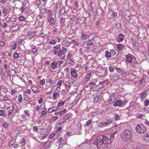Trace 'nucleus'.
<instances>
[{
    "mask_svg": "<svg viewBox=\"0 0 149 149\" xmlns=\"http://www.w3.org/2000/svg\"><path fill=\"white\" fill-rule=\"evenodd\" d=\"M111 141L110 138L109 139L108 137L103 135H100L97 138L96 144L95 142V144L98 147V145H107L109 144Z\"/></svg>",
    "mask_w": 149,
    "mask_h": 149,
    "instance_id": "1",
    "label": "nucleus"
},
{
    "mask_svg": "<svg viewBox=\"0 0 149 149\" xmlns=\"http://www.w3.org/2000/svg\"><path fill=\"white\" fill-rule=\"evenodd\" d=\"M133 136L132 131L129 130H125L122 132L121 137L125 142L128 141L132 140Z\"/></svg>",
    "mask_w": 149,
    "mask_h": 149,
    "instance_id": "2",
    "label": "nucleus"
},
{
    "mask_svg": "<svg viewBox=\"0 0 149 149\" xmlns=\"http://www.w3.org/2000/svg\"><path fill=\"white\" fill-rule=\"evenodd\" d=\"M136 130L137 132L139 134H143L146 131L145 127L141 124H139L137 125Z\"/></svg>",
    "mask_w": 149,
    "mask_h": 149,
    "instance_id": "3",
    "label": "nucleus"
},
{
    "mask_svg": "<svg viewBox=\"0 0 149 149\" xmlns=\"http://www.w3.org/2000/svg\"><path fill=\"white\" fill-rule=\"evenodd\" d=\"M36 31H29L28 32V34L26 36V39H30L32 37L35 36L36 35Z\"/></svg>",
    "mask_w": 149,
    "mask_h": 149,
    "instance_id": "4",
    "label": "nucleus"
},
{
    "mask_svg": "<svg viewBox=\"0 0 149 149\" xmlns=\"http://www.w3.org/2000/svg\"><path fill=\"white\" fill-rule=\"evenodd\" d=\"M123 15L126 19L128 20L130 19L131 15L130 12L129 10H127L124 13Z\"/></svg>",
    "mask_w": 149,
    "mask_h": 149,
    "instance_id": "5",
    "label": "nucleus"
},
{
    "mask_svg": "<svg viewBox=\"0 0 149 149\" xmlns=\"http://www.w3.org/2000/svg\"><path fill=\"white\" fill-rule=\"evenodd\" d=\"M70 72L71 76H72L74 79H75L77 77V72L74 70L71 69Z\"/></svg>",
    "mask_w": 149,
    "mask_h": 149,
    "instance_id": "6",
    "label": "nucleus"
},
{
    "mask_svg": "<svg viewBox=\"0 0 149 149\" xmlns=\"http://www.w3.org/2000/svg\"><path fill=\"white\" fill-rule=\"evenodd\" d=\"M123 104V102L120 100H117L115 103H114L113 105L114 106H120Z\"/></svg>",
    "mask_w": 149,
    "mask_h": 149,
    "instance_id": "7",
    "label": "nucleus"
},
{
    "mask_svg": "<svg viewBox=\"0 0 149 149\" xmlns=\"http://www.w3.org/2000/svg\"><path fill=\"white\" fill-rule=\"evenodd\" d=\"M60 62V61H58L57 62H53L51 64V66L52 68L53 69H55L57 68V64L58 63Z\"/></svg>",
    "mask_w": 149,
    "mask_h": 149,
    "instance_id": "8",
    "label": "nucleus"
},
{
    "mask_svg": "<svg viewBox=\"0 0 149 149\" xmlns=\"http://www.w3.org/2000/svg\"><path fill=\"white\" fill-rule=\"evenodd\" d=\"M96 35L95 33H92L89 36L88 39L89 41L93 40L96 37Z\"/></svg>",
    "mask_w": 149,
    "mask_h": 149,
    "instance_id": "9",
    "label": "nucleus"
},
{
    "mask_svg": "<svg viewBox=\"0 0 149 149\" xmlns=\"http://www.w3.org/2000/svg\"><path fill=\"white\" fill-rule=\"evenodd\" d=\"M124 35L122 34H120L119 36L118 41L122 42V41L124 38Z\"/></svg>",
    "mask_w": 149,
    "mask_h": 149,
    "instance_id": "10",
    "label": "nucleus"
},
{
    "mask_svg": "<svg viewBox=\"0 0 149 149\" xmlns=\"http://www.w3.org/2000/svg\"><path fill=\"white\" fill-rule=\"evenodd\" d=\"M59 95V93L57 92H55L53 93V98L54 100H55L56 99V97H58Z\"/></svg>",
    "mask_w": 149,
    "mask_h": 149,
    "instance_id": "11",
    "label": "nucleus"
},
{
    "mask_svg": "<svg viewBox=\"0 0 149 149\" xmlns=\"http://www.w3.org/2000/svg\"><path fill=\"white\" fill-rule=\"evenodd\" d=\"M48 22L50 24L53 25L54 24V19L53 18H50L48 19Z\"/></svg>",
    "mask_w": 149,
    "mask_h": 149,
    "instance_id": "12",
    "label": "nucleus"
},
{
    "mask_svg": "<svg viewBox=\"0 0 149 149\" xmlns=\"http://www.w3.org/2000/svg\"><path fill=\"white\" fill-rule=\"evenodd\" d=\"M105 56L107 58H109L111 57V54L108 51H106L105 52Z\"/></svg>",
    "mask_w": 149,
    "mask_h": 149,
    "instance_id": "13",
    "label": "nucleus"
},
{
    "mask_svg": "<svg viewBox=\"0 0 149 149\" xmlns=\"http://www.w3.org/2000/svg\"><path fill=\"white\" fill-rule=\"evenodd\" d=\"M70 39V38L67 37L66 38L65 40L68 43H71L72 42L74 43H75L76 42L75 40H73L72 39H71L70 40H68V39Z\"/></svg>",
    "mask_w": 149,
    "mask_h": 149,
    "instance_id": "14",
    "label": "nucleus"
},
{
    "mask_svg": "<svg viewBox=\"0 0 149 149\" xmlns=\"http://www.w3.org/2000/svg\"><path fill=\"white\" fill-rule=\"evenodd\" d=\"M58 117L54 116L49 120V122L50 123L56 120H57L58 119Z\"/></svg>",
    "mask_w": 149,
    "mask_h": 149,
    "instance_id": "15",
    "label": "nucleus"
},
{
    "mask_svg": "<svg viewBox=\"0 0 149 149\" xmlns=\"http://www.w3.org/2000/svg\"><path fill=\"white\" fill-rule=\"evenodd\" d=\"M10 25L12 24L13 22H15L16 21V18H10Z\"/></svg>",
    "mask_w": 149,
    "mask_h": 149,
    "instance_id": "16",
    "label": "nucleus"
},
{
    "mask_svg": "<svg viewBox=\"0 0 149 149\" xmlns=\"http://www.w3.org/2000/svg\"><path fill=\"white\" fill-rule=\"evenodd\" d=\"M10 18L8 17L4 18L3 21V22H5L8 23L9 25H10Z\"/></svg>",
    "mask_w": 149,
    "mask_h": 149,
    "instance_id": "17",
    "label": "nucleus"
},
{
    "mask_svg": "<svg viewBox=\"0 0 149 149\" xmlns=\"http://www.w3.org/2000/svg\"><path fill=\"white\" fill-rule=\"evenodd\" d=\"M141 100H143L146 96V93L145 92H143L141 93Z\"/></svg>",
    "mask_w": 149,
    "mask_h": 149,
    "instance_id": "18",
    "label": "nucleus"
},
{
    "mask_svg": "<svg viewBox=\"0 0 149 149\" xmlns=\"http://www.w3.org/2000/svg\"><path fill=\"white\" fill-rule=\"evenodd\" d=\"M12 29L13 31H15L19 29V27L18 26H17L16 24L15 26H13L12 27Z\"/></svg>",
    "mask_w": 149,
    "mask_h": 149,
    "instance_id": "19",
    "label": "nucleus"
},
{
    "mask_svg": "<svg viewBox=\"0 0 149 149\" xmlns=\"http://www.w3.org/2000/svg\"><path fill=\"white\" fill-rule=\"evenodd\" d=\"M144 139L146 141L149 142V133H147L146 135L144 136Z\"/></svg>",
    "mask_w": 149,
    "mask_h": 149,
    "instance_id": "20",
    "label": "nucleus"
},
{
    "mask_svg": "<svg viewBox=\"0 0 149 149\" xmlns=\"http://www.w3.org/2000/svg\"><path fill=\"white\" fill-rule=\"evenodd\" d=\"M31 90L33 92H35L37 91V88L36 86H32L31 87Z\"/></svg>",
    "mask_w": 149,
    "mask_h": 149,
    "instance_id": "21",
    "label": "nucleus"
},
{
    "mask_svg": "<svg viewBox=\"0 0 149 149\" xmlns=\"http://www.w3.org/2000/svg\"><path fill=\"white\" fill-rule=\"evenodd\" d=\"M121 24L120 23H117L115 24V28L116 29H118L120 28Z\"/></svg>",
    "mask_w": 149,
    "mask_h": 149,
    "instance_id": "22",
    "label": "nucleus"
},
{
    "mask_svg": "<svg viewBox=\"0 0 149 149\" xmlns=\"http://www.w3.org/2000/svg\"><path fill=\"white\" fill-rule=\"evenodd\" d=\"M24 93L25 94L30 95L31 93V91L29 89H27L26 91H24Z\"/></svg>",
    "mask_w": 149,
    "mask_h": 149,
    "instance_id": "23",
    "label": "nucleus"
},
{
    "mask_svg": "<svg viewBox=\"0 0 149 149\" xmlns=\"http://www.w3.org/2000/svg\"><path fill=\"white\" fill-rule=\"evenodd\" d=\"M117 48L119 51H121L123 49V46L120 44H118L117 45Z\"/></svg>",
    "mask_w": 149,
    "mask_h": 149,
    "instance_id": "24",
    "label": "nucleus"
},
{
    "mask_svg": "<svg viewBox=\"0 0 149 149\" xmlns=\"http://www.w3.org/2000/svg\"><path fill=\"white\" fill-rule=\"evenodd\" d=\"M132 58L130 56H127L126 57V60L127 61L130 63L132 61Z\"/></svg>",
    "mask_w": 149,
    "mask_h": 149,
    "instance_id": "25",
    "label": "nucleus"
},
{
    "mask_svg": "<svg viewBox=\"0 0 149 149\" xmlns=\"http://www.w3.org/2000/svg\"><path fill=\"white\" fill-rule=\"evenodd\" d=\"M114 97H112L111 96V97L110 98L109 100V103H110V104L114 102Z\"/></svg>",
    "mask_w": 149,
    "mask_h": 149,
    "instance_id": "26",
    "label": "nucleus"
},
{
    "mask_svg": "<svg viewBox=\"0 0 149 149\" xmlns=\"http://www.w3.org/2000/svg\"><path fill=\"white\" fill-rule=\"evenodd\" d=\"M3 13L4 14H6L8 13V9H6V8H3Z\"/></svg>",
    "mask_w": 149,
    "mask_h": 149,
    "instance_id": "27",
    "label": "nucleus"
},
{
    "mask_svg": "<svg viewBox=\"0 0 149 149\" xmlns=\"http://www.w3.org/2000/svg\"><path fill=\"white\" fill-rule=\"evenodd\" d=\"M9 25L8 23H6V22H3L2 25V27L4 28L6 26H9Z\"/></svg>",
    "mask_w": 149,
    "mask_h": 149,
    "instance_id": "28",
    "label": "nucleus"
},
{
    "mask_svg": "<svg viewBox=\"0 0 149 149\" xmlns=\"http://www.w3.org/2000/svg\"><path fill=\"white\" fill-rule=\"evenodd\" d=\"M62 51L61 50H60L58 52V54H57V55L58 56H62L63 55H64V54L62 52Z\"/></svg>",
    "mask_w": 149,
    "mask_h": 149,
    "instance_id": "29",
    "label": "nucleus"
},
{
    "mask_svg": "<svg viewBox=\"0 0 149 149\" xmlns=\"http://www.w3.org/2000/svg\"><path fill=\"white\" fill-rule=\"evenodd\" d=\"M5 112H6V111L5 110H0V116H3L4 115Z\"/></svg>",
    "mask_w": 149,
    "mask_h": 149,
    "instance_id": "30",
    "label": "nucleus"
},
{
    "mask_svg": "<svg viewBox=\"0 0 149 149\" xmlns=\"http://www.w3.org/2000/svg\"><path fill=\"white\" fill-rule=\"evenodd\" d=\"M18 101L19 102H22V96L21 95H19L18 96Z\"/></svg>",
    "mask_w": 149,
    "mask_h": 149,
    "instance_id": "31",
    "label": "nucleus"
},
{
    "mask_svg": "<svg viewBox=\"0 0 149 149\" xmlns=\"http://www.w3.org/2000/svg\"><path fill=\"white\" fill-rule=\"evenodd\" d=\"M66 111V109H64L63 110L59 112L60 115L61 116L62 114H63L65 113Z\"/></svg>",
    "mask_w": 149,
    "mask_h": 149,
    "instance_id": "32",
    "label": "nucleus"
},
{
    "mask_svg": "<svg viewBox=\"0 0 149 149\" xmlns=\"http://www.w3.org/2000/svg\"><path fill=\"white\" fill-rule=\"evenodd\" d=\"M56 43V40H52L50 42L49 44L52 45H55Z\"/></svg>",
    "mask_w": 149,
    "mask_h": 149,
    "instance_id": "33",
    "label": "nucleus"
},
{
    "mask_svg": "<svg viewBox=\"0 0 149 149\" xmlns=\"http://www.w3.org/2000/svg\"><path fill=\"white\" fill-rule=\"evenodd\" d=\"M72 57V54L70 53L67 56V58L68 60H71V59Z\"/></svg>",
    "mask_w": 149,
    "mask_h": 149,
    "instance_id": "34",
    "label": "nucleus"
},
{
    "mask_svg": "<svg viewBox=\"0 0 149 149\" xmlns=\"http://www.w3.org/2000/svg\"><path fill=\"white\" fill-rule=\"evenodd\" d=\"M28 3V0H24L22 4L23 6H25L27 5Z\"/></svg>",
    "mask_w": 149,
    "mask_h": 149,
    "instance_id": "35",
    "label": "nucleus"
},
{
    "mask_svg": "<svg viewBox=\"0 0 149 149\" xmlns=\"http://www.w3.org/2000/svg\"><path fill=\"white\" fill-rule=\"evenodd\" d=\"M46 9L45 8H43L41 10L40 12L42 14L45 13L46 11Z\"/></svg>",
    "mask_w": 149,
    "mask_h": 149,
    "instance_id": "36",
    "label": "nucleus"
},
{
    "mask_svg": "<svg viewBox=\"0 0 149 149\" xmlns=\"http://www.w3.org/2000/svg\"><path fill=\"white\" fill-rule=\"evenodd\" d=\"M92 123V121L91 120H89L87 121L86 123V125L87 126H89Z\"/></svg>",
    "mask_w": 149,
    "mask_h": 149,
    "instance_id": "37",
    "label": "nucleus"
},
{
    "mask_svg": "<svg viewBox=\"0 0 149 149\" xmlns=\"http://www.w3.org/2000/svg\"><path fill=\"white\" fill-rule=\"evenodd\" d=\"M113 78L115 80L117 81L119 79V77L118 75H116L115 76H113Z\"/></svg>",
    "mask_w": 149,
    "mask_h": 149,
    "instance_id": "38",
    "label": "nucleus"
},
{
    "mask_svg": "<svg viewBox=\"0 0 149 149\" xmlns=\"http://www.w3.org/2000/svg\"><path fill=\"white\" fill-rule=\"evenodd\" d=\"M96 85V84L94 82H89L88 85L89 86H90L91 85V86H95Z\"/></svg>",
    "mask_w": 149,
    "mask_h": 149,
    "instance_id": "39",
    "label": "nucleus"
},
{
    "mask_svg": "<svg viewBox=\"0 0 149 149\" xmlns=\"http://www.w3.org/2000/svg\"><path fill=\"white\" fill-rule=\"evenodd\" d=\"M69 117V116L68 114L66 115L63 118V119L65 120H68Z\"/></svg>",
    "mask_w": 149,
    "mask_h": 149,
    "instance_id": "40",
    "label": "nucleus"
},
{
    "mask_svg": "<svg viewBox=\"0 0 149 149\" xmlns=\"http://www.w3.org/2000/svg\"><path fill=\"white\" fill-rule=\"evenodd\" d=\"M13 56L14 58H17L19 56V55L17 53H15L13 54Z\"/></svg>",
    "mask_w": 149,
    "mask_h": 149,
    "instance_id": "41",
    "label": "nucleus"
},
{
    "mask_svg": "<svg viewBox=\"0 0 149 149\" xmlns=\"http://www.w3.org/2000/svg\"><path fill=\"white\" fill-rule=\"evenodd\" d=\"M40 84L42 85H43L45 84V80L44 79H43L41 80L40 82Z\"/></svg>",
    "mask_w": 149,
    "mask_h": 149,
    "instance_id": "42",
    "label": "nucleus"
},
{
    "mask_svg": "<svg viewBox=\"0 0 149 149\" xmlns=\"http://www.w3.org/2000/svg\"><path fill=\"white\" fill-rule=\"evenodd\" d=\"M144 82V79H141L139 81V83L140 85H142Z\"/></svg>",
    "mask_w": 149,
    "mask_h": 149,
    "instance_id": "43",
    "label": "nucleus"
},
{
    "mask_svg": "<svg viewBox=\"0 0 149 149\" xmlns=\"http://www.w3.org/2000/svg\"><path fill=\"white\" fill-rule=\"evenodd\" d=\"M9 67V66H7V65H6V64H5L4 65V67L5 69V70L6 72H7V71H8V67Z\"/></svg>",
    "mask_w": 149,
    "mask_h": 149,
    "instance_id": "44",
    "label": "nucleus"
},
{
    "mask_svg": "<svg viewBox=\"0 0 149 149\" xmlns=\"http://www.w3.org/2000/svg\"><path fill=\"white\" fill-rule=\"evenodd\" d=\"M55 135V134L54 133H52L50 134L49 136V138L50 139H52Z\"/></svg>",
    "mask_w": 149,
    "mask_h": 149,
    "instance_id": "45",
    "label": "nucleus"
},
{
    "mask_svg": "<svg viewBox=\"0 0 149 149\" xmlns=\"http://www.w3.org/2000/svg\"><path fill=\"white\" fill-rule=\"evenodd\" d=\"M87 37L88 36L87 35H84L81 36V38L82 40H84L86 39Z\"/></svg>",
    "mask_w": 149,
    "mask_h": 149,
    "instance_id": "46",
    "label": "nucleus"
},
{
    "mask_svg": "<svg viewBox=\"0 0 149 149\" xmlns=\"http://www.w3.org/2000/svg\"><path fill=\"white\" fill-rule=\"evenodd\" d=\"M116 116L115 117V119L116 120H118L120 119V117L117 114H115Z\"/></svg>",
    "mask_w": 149,
    "mask_h": 149,
    "instance_id": "47",
    "label": "nucleus"
},
{
    "mask_svg": "<svg viewBox=\"0 0 149 149\" xmlns=\"http://www.w3.org/2000/svg\"><path fill=\"white\" fill-rule=\"evenodd\" d=\"M110 53L113 55H115L116 54V52L113 49H112L111 50Z\"/></svg>",
    "mask_w": 149,
    "mask_h": 149,
    "instance_id": "48",
    "label": "nucleus"
},
{
    "mask_svg": "<svg viewBox=\"0 0 149 149\" xmlns=\"http://www.w3.org/2000/svg\"><path fill=\"white\" fill-rule=\"evenodd\" d=\"M145 105L146 106H147L149 104V100H146L145 101Z\"/></svg>",
    "mask_w": 149,
    "mask_h": 149,
    "instance_id": "49",
    "label": "nucleus"
},
{
    "mask_svg": "<svg viewBox=\"0 0 149 149\" xmlns=\"http://www.w3.org/2000/svg\"><path fill=\"white\" fill-rule=\"evenodd\" d=\"M24 19V18L23 16H20L19 18V20L21 21H23Z\"/></svg>",
    "mask_w": 149,
    "mask_h": 149,
    "instance_id": "50",
    "label": "nucleus"
},
{
    "mask_svg": "<svg viewBox=\"0 0 149 149\" xmlns=\"http://www.w3.org/2000/svg\"><path fill=\"white\" fill-rule=\"evenodd\" d=\"M17 44L16 43H15L12 46V47L13 49L15 50L16 49L17 47Z\"/></svg>",
    "mask_w": 149,
    "mask_h": 149,
    "instance_id": "51",
    "label": "nucleus"
},
{
    "mask_svg": "<svg viewBox=\"0 0 149 149\" xmlns=\"http://www.w3.org/2000/svg\"><path fill=\"white\" fill-rule=\"evenodd\" d=\"M56 109H53L51 110V109H48V112H49V113H51V112H52L53 111H56Z\"/></svg>",
    "mask_w": 149,
    "mask_h": 149,
    "instance_id": "52",
    "label": "nucleus"
},
{
    "mask_svg": "<svg viewBox=\"0 0 149 149\" xmlns=\"http://www.w3.org/2000/svg\"><path fill=\"white\" fill-rule=\"evenodd\" d=\"M62 53H64V54L66 52L67 50L64 47H63L62 48V50H61Z\"/></svg>",
    "mask_w": 149,
    "mask_h": 149,
    "instance_id": "53",
    "label": "nucleus"
},
{
    "mask_svg": "<svg viewBox=\"0 0 149 149\" xmlns=\"http://www.w3.org/2000/svg\"><path fill=\"white\" fill-rule=\"evenodd\" d=\"M33 130L35 132H37L38 131V128L36 126L33 127Z\"/></svg>",
    "mask_w": 149,
    "mask_h": 149,
    "instance_id": "54",
    "label": "nucleus"
},
{
    "mask_svg": "<svg viewBox=\"0 0 149 149\" xmlns=\"http://www.w3.org/2000/svg\"><path fill=\"white\" fill-rule=\"evenodd\" d=\"M109 70L110 72H113L114 71L113 68L111 66L109 67Z\"/></svg>",
    "mask_w": 149,
    "mask_h": 149,
    "instance_id": "55",
    "label": "nucleus"
},
{
    "mask_svg": "<svg viewBox=\"0 0 149 149\" xmlns=\"http://www.w3.org/2000/svg\"><path fill=\"white\" fill-rule=\"evenodd\" d=\"M116 69L118 72L120 73L121 72H122V71L120 68H117Z\"/></svg>",
    "mask_w": 149,
    "mask_h": 149,
    "instance_id": "56",
    "label": "nucleus"
},
{
    "mask_svg": "<svg viewBox=\"0 0 149 149\" xmlns=\"http://www.w3.org/2000/svg\"><path fill=\"white\" fill-rule=\"evenodd\" d=\"M98 100L99 98L98 97H97L95 98L94 101L95 103H97L98 102Z\"/></svg>",
    "mask_w": 149,
    "mask_h": 149,
    "instance_id": "57",
    "label": "nucleus"
},
{
    "mask_svg": "<svg viewBox=\"0 0 149 149\" xmlns=\"http://www.w3.org/2000/svg\"><path fill=\"white\" fill-rule=\"evenodd\" d=\"M87 45L88 46L89 45H93V43L91 42H86Z\"/></svg>",
    "mask_w": 149,
    "mask_h": 149,
    "instance_id": "58",
    "label": "nucleus"
},
{
    "mask_svg": "<svg viewBox=\"0 0 149 149\" xmlns=\"http://www.w3.org/2000/svg\"><path fill=\"white\" fill-rule=\"evenodd\" d=\"M64 104V102H60L58 104V107H60L63 106Z\"/></svg>",
    "mask_w": 149,
    "mask_h": 149,
    "instance_id": "59",
    "label": "nucleus"
},
{
    "mask_svg": "<svg viewBox=\"0 0 149 149\" xmlns=\"http://www.w3.org/2000/svg\"><path fill=\"white\" fill-rule=\"evenodd\" d=\"M37 49L36 48H33L31 50V52L33 53H34L36 52L37 51Z\"/></svg>",
    "mask_w": 149,
    "mask_h": 149,
    "instance_id": "60",
    "label": "nucleus"
},
{
    "mask_svg": "<svg viewBox=\"0 0 149 149\" xmlns=\"http://www.w3.org/2000/svg\"><path fill=\"white\" fill-rule=\"evenodd\" d=\"M15 108H18L17 106L15 104H13L12 105V109H13V110H15Z\"/></svg>",
    "mask_w": 149,
    "mask_h": 149,
    "instance_id": "61",
    "label": "nucleus"
},
{
    "mask_svg": "<svg viewBox=\"0 0 149 149\" xmlns=\"http://www.w3.org/2000/svg\"><path fill=\"white\" fill-rule=\"evenodd\" d=\"M3 100L4 101H6L9 100V99L7 97H4L3 98Z\"/></svg>",
    "mask_w": 149,
    "mask_h": 149,
    "instance_id": "62",
    "label": "nucleus"
},
{
    "mask_svg": "<svg viewBox=\"0 0 149 149\" xmlns=\"http://www.w3.org/2000/svg\"><path fill=\"white\" fill-rule=\"evenodd\" d=\"M46 114V111L45 110H44L42 111V116H44Z\"/></svg>",
    "mask_w": 149,
    "mask_h": 149,
    "instance_id": "63",
    "label": "nucleus"
},
{
    "mask_svg": "<svg viewBox=\"0 0 149 149\" xmlns=\"http://www.w3.org/2000/svg\"><path fill=\"white\" fill-rule=\"evenodd\" d=\"M26 9V8L24 7L23 6H22L20 9V10L22 13H23L25 9Z\"/></svg>",
    "mask_w": 149,
    "mask_h": 149,
    "instance_id": "64",
    "label": "nucleus"
}]
</instances>
